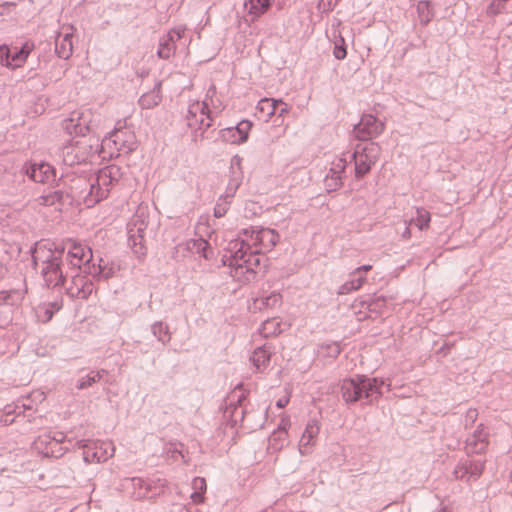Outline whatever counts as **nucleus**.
<instances>
[{
  "label": "nucleus",
  "mask_w": 512,
  "mask_h": 512,
  "mask_svg": "<svg viewBox=\"0 0 512 512\" xmlns=\"http://www.w3.org/2000/svg\"><path fill=\"white\" fill-rule=\"evenodd\" d=\"M128 243L132 247L133 252L138 256H145L147 248L144 245V235L146 229L134 228L128 226Z\"/></svg>",
  "instance_id": "b1692460"
},
{
  "label": "nucleus",
  "mask_w": 512,
  "mask_h": 512,
  "mask_svg": "<svg viewBox=\"0 0 512 512\" xmlns=\"http://www.w3.org/2000/svg\"><path fill=\"white\" fill-rule=\"evenodd\" d=\"M417 12L421 23L427 24L432 18V12L430 10L429 2L421 1L417 5Z\"/></svg>",
  "instance_id": "603ef678"
},
{
  "label": "nucleus",
  "mask_w": 512,
  "mask_h": 512,
  "mask_svg": "<svg viewBox=\"0 0 512 512\" xmlns=\"http://www.w3.org/2000/svg\"><path fill=\"white\" fill-rule=\"evenodd\" d=\"M319 431L320 426L318 420H309L300 440V452L302 454L306 453L307 447L316 439Z\"/></svg>",
  "instance_id": "393cba45"
},
{
  "label": "nucleus",
  "mask_w": 512,
  "mask_h": 512,
  "mask_svg": "<svg viewBox=\"0 0 512 512\" xmlns=\"http://www.w3.org/2000/svg\"><path fill=\"white\" fill-rule=\"evenodd\" d=\"M282 304V295L277 291H272L265 296L254 299V305L259 310L274 308Z\"/></svg>",
  "instance_id": "c756f323"
},
{
  "label": "nucleus",
  "mask_w": 512,
  "mask_h": 512,
  "mask_svg": "<svg viewBox=\"0 0 512 512\" xmlns=\"http://www.w3.org/2000/svg\"><path fill=\"white\" fill-rule=\"evenodd\" d=\"M117 270H119V266L114 262H105L103 258L100 257L97 263L92 261L91 264H88L86 267V275H91L96 281L108 280L115 275Z\"/></svg>",
  "instance_id": "aec40b11"
},
{
  "label": "nucleus",
  "mask_w": 512,
  "mask_h": 512,
  "mask_svg": "<svg viewBox=\"0 0 512 512\" xmlns=\"http://www.w3.org/2000/svg\"><path fill=\"white\" fill-rule=\"evenodd\" d=\"M128 226H133L134 228L147 229L148 223L145 219L137 217L133 219Z\"/></svg>",
  "instance_id": "0e129e2a"
},
{
  "label": "nucleus",
  "mask_w": 512,
  "mask_h": 512,
  "mask_svg": "<svg viewBox=\"0 0 512 512\" xmlns=\"http://www.w3.org/2000/svg\"><path fill=\"white\" fill-rule=\"evenodd\" d=\"M348 163H350L347 158L344 156L337 158L335 161L332 162V165L330 167V171H332V174H338L340 176H343V178L346 177V168L348 166Z\"/></svg>",
  "instance_id": "3c124183"
},
{
  "label": "nucleus",
  "mask_w": 512,
  "mask_h": 512,
  "mask_svg": "<svg viewBox=\"0 0 512 512\" xmlns=\"http://www.w3.org/2000/svg\"><path fill=\"white\" fill-rule=\"evenodd\" d=\"M412 221L420 231L427 230L431 222V213L423 207H418L416 209V216L412 218Z\"/></svg>",
  "instance_id": "a19ab883"
},
{
  "label": "nucleus",
  "mask_w": 512,
  "mask_h": 512,
  "mask_svg": "<svg viewBox=\"0 0 512 512\" xmlns=\"http://www.w3.org/2000/svg\"><path fill=\"white\" fill-rule=\"evenodd\" d=\"M97 153H101L99 138L89 137L88 140H78L66 146L63 150V162L68 166L86 163Z\"/></svg>",
  "instance_id": "6e6552de"
},
{
  "label": "nucleus",
  "mask_w": 512,
  "mask_h": 512,
  "mask_svg": "<svg viewBox=\"0 0 512 512\" xmlns=\"http://www.w3.org/2000/svg\"><path fill=\"white\" fill-rule=\"evenodd\" d=\"M346 49L342 45H335L334 48V56L338 60H342L346 57Z\"/></svg>",
  "instance_id": "69168bd1"
},
{
  "label": "nucleus",
  "mask_w": 512,
  "mask_h": 512,
  "mask_svg": "<svg viewBox=\"0 0 512 512\" xmlns=\"http://www.w3.org/2000/svg\"><path fill=\"white\" fill-rule=\"evenodd\" d=\"M468 465L466 459H461L453 470V475L458 480H464L467 482L469 476Z\"/></svg>",
  "instance_id": "864d4df0"
},
{
  "label": "nucleus",
  "mask_w": 512,
  "mask_h": 512,
  "mask_svg": "<svg viewBox=\"0 0 512 512\" xmlns=\"http://www.w3.org/2000/svg\"><path fill=\"white\" fill-rule=\"evenodd\" d=\"M88 179L90 181V198L87 203L94 207L109 196L111 188L116 183L101 169H98L95 175Z\"/></svg>",
  "instance_id": "9b49d317"
},
{
  "label": "nucleus",
  "mask_w": 512,
  "mask_h": 512,
  "mask_svg": "<svg viewBox=\"0 0 512 512\" xmlns=\"http://www.w3.org/2000/svg\"><path fill=\"white\" fill-rule=\"evenodd\" d=\"M105 147L114 148L118 154H130L137 148L135 135L131 131H125L122 128H116L106 135L100 143L101 151Z\"/></svg>",
  "instance_id": "9d476101"
},
{
  "label": "nucleus",
  "mask_w": 512,
  "mask_h": 512,
  "mask_svg": "<svg viewBox=\"0 0 512 512\" xmlns=\"http://www.w3.org/2000/svg\"><path fill=\"white\" fill-rule=\"evenodd\" d=\"M74 27L63 25L55 39V51L60 58L68 59L73 52Z\"/></svg>",
  "instance_id": "f3484780"
},
{
  "label": "nucleus",
  "mask_w": 512,
  "mask_h": 512,
  "mask_svg": "<svg viewBox=\"0 0 512 512\" xmlns=\"http://www.w3.org/2000/svg\"><path fill=\"white\" fill-rule=\"evenodd\" d=\"M148 499L156 498L165 492L167 481L162 478H148Z\"/></svg>",
  "instance_id": "e433bc0d"
},
{
  "label": "nucleus",
  "mask_w": 512,
  "mask_h": 512,
  "mask_svg": "<svg viewBox=\"0 0 512 512\" xmlns=\"http://www.w3.org/2000/svg\"><path fill=\"white\" fill-rule=\"evenodd\" d=\"M23 299V295L19 290H1L0 291V305H17Z\"/></svg>",
  "instance_id": "ea45409f"
},
{
  "label": "nucleus",
  "mask_w": 512,
  "mask_h": 512,
  "mask_svg": "<svg viewBox=\"0 0 512 512\" xmlns=\"http://www.w3.org/2000/svg\"><path fill=\"white\" fill-rule=\"evenodd\" d=\"M243 240H229L225 247L226 254L221 258L222 266H228L230 275L243 284L256 279L262 257Z\"/></svg>",
  "instance_id": "7ed1b4c3"
},
{
  "label": "nucleus",
  "mask_w": 512,
  "mask_h": 512,
  "mask_svg": "<svg viewBox=\"0 0 512 512\" xmlns=\"http://www.w3.org/2000/svg\"><path fill=\"white\" fill-rule=\"evenodd\" d=\"M273 116L282 117L285 113L289 111V105L282 100H275V105H273Z\"/></svg>",
  "instance_id": "6e6d98bb"
},
{
  "label": "nucleus",
  "mask_w": 512,
  "mask_h": 512,
  "mask_svg": "<svg viewBox=\"0 0 512 512\" xmlns=\"http://www.w3.org/2000/svg\"><path fill=\"white\" fill-rule=\"evenodd\" d=\"M162 98H138V104L141 109H152L160 104Z\"/></svg>",
  "instance_id": "4d7b16f0"
},
{
  "label": "nucleus",
  "mask_w": 512,
  "mask_h": 512,
  "mask_svg": "<svg viewBox=\"0 0 512 512\" xmlns=\"http://www.w3.org/2000/svg\"><path fill=\"white\" fill-rule=\"evenodd\" d=\"M25 396L31 397V401L37 406L45 400V394L41 391H33Z\"/></svg>",
  "instance_id": "680f3d73"
},
{
  "label": "nucleus",
  "mask_w": 512,
  "mask_h": 512,
  "mask_svg": "<svg viewBox=\"0 0 512 512\" xmlns=\"http://www.w3.org/2000/svg\"><path fill=\"white\" fill-rule=\"evenodd\" d=\"M127 488H132V496L136 500L148 499V486L147 479L141 477H132L126 481Z\"/></svg>",
  "instance_id": "a878e982"
},
{
  "label": "nucleus",
  "mask_w": 512,
  "mask_h": 512,
  "mask_svg": "<svg viewBox=\"0 0 512 512\" xmlns=\"http://www.w3.org/2000/svg\"><path fill=\"white\" fill-rule=\"evenodd\" d=\"M380 147L374 143L357 144L350 155L349 162L354 163V178L363 180L372 170L378 160Z\"/></svg>",
  "instance_id": "423d86ee"
},
{
  "label": "nucleus",
  "mask_w": 512,
  "mask_h": 512,
  "mask_svg": "<svg viewBox=\"0 0 512 512\" xmlns=\"http://www.w3.org/2000/svg\"><path fill=\"white\" fill-rule=\"evenodd\" d=\"M391 389V383L382 377L355 374L344 378L340 383L341 396L348 407L355 405L374 406L383 397V387Z\"/></svg>",
  "instance_id": "f03ea898"
},
{
  "label": "nucleus",
  "mask_w": 512,
  "mask_h": 512,
  "mask_svg": "<svg viewBox=\"0 0 512 512\" xmlns=\"http://www.w3.org/2000/svg\"><path fill=\"white\" fill-rule=\"evenodd\" d=\"M60 247H65V259L69 269L86 274V267L91 264L94 256L92 249L78 240L67 239Z\"/></svg>",
  "instance_id": "0eeeda50"
},
{
  "label": "nucleus",
  "mask_w": 512,
  "mask_h": 512,
  "mask_svg": "<svg viewBox=\"0 0 512 512\" xmlns=\"http://www.w3.org/2000/svg\"><path fill=\"white\" fill-rule=\"evenodd\" d=\"M185 32L186 27L184 25H178L162 36L157 50L158 57L161 59H169L174 55L177 48L176 43L184 37Z\"/></svg>",
  "instance_id": "dca6fc26"
},
{
  "label": "nucleus",
  "mask_w": 512,
  "mask_h": 512,
  "mask_svg": "<svg viewBox=\"0 0 512 512\" xmlns=\"http://www.w3.org/2000/svg\"><path fill=\"white\" fill-rule=\"evenodd\" d=\"M64 128L70 134L85 137L96 127L95 120L92 118L90 110L73 111L71 117L66 119Z\"/></svg>",
  "instance_id": "ddd939ff"
},
{
  "label": "nucleus",
  "mask_w": 512,
  "mask_h": 512,
  "mask_svg": "<svg viewBox=\"0 0 512 512\" xmlns=\"http://www.w3.org/2000/svg\"><path fill=\"white\" fill-rule=\"evenodd\" d=\"M90 181L85 175L76 173L61 174L58 177L56 185L48 194L39 197L40 204L45 206L79 207L84 205L86 208H92L87 202L90 198Z\"/></svg>",
  "instance_id": "f257e3e1"
},
{
  "label": "nucleus",
  "mask_w": 512,
  "mask_h": 512,
  "mask_svg": "<svg viewBox=\"0 0 512 512\" xmlns=\"http://www.w3.org/2000/svg\"><path fill=\"white\" fill-rule=\"evenodd\" d=\"M231 177H230V180L228 182V185H227V188H226V191H225V195L221 196V198H224V199H231L234 197V195L236 194L238 188L240 187L241 185V182H242V172L239 171V172H236V171H231Z\"/></svg>",
  "instance_id": "58836bf2"
},
{
  "label": "nucleus",
  "mask_w": 512,
  "mask_h": 512,
  "mask_svg": "<svg viewBox=\"0 0 512 512\" xmlns=\"http://www.w3.org/2000/svg\"><path fill=\"white\" fill-rule=\"evenodd\" d=\"M184 246L186 251L196 253L205 260H211L214 257V250L210 242L203 237L189 239Z\"/></svg>",
  "instance_id": "5701e85b"
},
{
  "label": "nucleus",
  "mask_w": 512,
  "mask_h": 512,
  "mask_svg": "<svg viewBox=\"0 0 512 512\" xmlns=\"http://www.w3.org/2000/svg\"><path fill=\"white\" fill-rule=\"evenodd\" d=\"M50 248H48L41 241L35 242L29 249L31 255V266L34 270H38L39 264L43 265V261L48 255Z\"/></svg>",
  "instance_id": "bb28decb"
},
{
  "label": "nucleus",
  "mask_w": 512,
  "mask_h": 512,
  "mask_svg": "<svg viewBox=\"0 0 512 512\" xmlns=\"http://www.w3.org/2000/svg\"><path fill=\"white\" fill-rule=\"evenodd\" d=\"M280 241V234L273 228L260 226L255 252L263 258L265 252L271 251Z\"/></svg>",
  "instance_id": "412c9836"
},
{
  "label": "nucleus",
  "mask_w": 512,
  "mask_h": 512,
  "mask_svg": "<svg viewBox=\"0 0 512 512\" xmlns=\"http://www.w3.org/2000/svg\"><path fill=\"white\" fill-rule=\"evenodd\" d=\"M384 127V123L375 115L363 113L360 121L353 126V133L357 139L367 141L379 136Z\"/></svg>",
  "instance_id": "f8f14e48"
},
{
  "label": "nucleus",
  "mask_w": 512,
  "mask_h": 512,
  "mask_svg": "<svg viewBox=\"0 0 512 512\" xmlns=\"http://www.w3.org/2000/svg\"><path fill=\"white\" fill-rule=\"evenodd\" d=\"M465 459L467 461V464H470V465H468L469 476L467 478V482H469L470 480H473V481L478 480L484 472L485 461L470 460L468 458H465Z\"/></svg>",
  "instance_id": "37998d69"
},
{
  "label": "nucleus",
  "mask_w": 512,
  "mask_h": 512,
  "mask_svg": "<svg viewBox=\"0 0 512 512\" xmlns=\"http://www.w3.org/2000/svg\"><path fill=\"white\" fill-rule=\"evenodd\" d=\"M504 3L502 0H494L491 2V4L487 7V14L489 16H494V15H497L499 14L503 8H504Z\"/></svg>",
  "instance_id": "13d9d810"
},
{
  "label": "nucleus",
  "mask_w": 512,
  "mask_h": 512,
  "mask_svg": "<svg viewBox=\"0 0 512 512\" xmlns=\"http://www.w3.org/2000/svg\"><path fill=\"white\" fill-rule=\"evenodd\" d=\"M343 176L338 174H332V171H328L324 179V187L328 193L336 192L344 184Z\"/></svg>",
  "instance_id": "79ce46f5"
},
{
  "label": "nucleus",
  "mask_w": 512,
  "mask_h": 512,
  "mask_svg": "<svg viewBox=\"0 0 512 512\" xmlns=\"http://www.w3.org/2000/svg\"><path fill=\"white\" fill-rule=\"evenodd\" d=\"M151 332L163 345L168 344L171 340L169 326L162 321H156L153 323L151 325Z\"/></svg>",
  "instance_id": "c9c22d12"
},
{
  "label": "nucleus",
  "mask_w": 512,
  "mask_h": 512,
  "mask_svg": "<svg viewBox=\"0 0 512 512\" xmlns=\"http://www.w3.org/2000/svg\"><path fill=\"white\" fill-rule=\"evenodd\" d=\"M488 436L484 425L479 424L473 434L465 441L467 456L485 453L489 444Z\"/></svg>",
  "instance_id": "6ab92c4d"
},
{
  "label": "nucleus",
  "mask_w": 512,
  "mask_h": 512,
  "mask_svg": "<svg viewBox=\"0 0 512 512\" xmlns=\"http://www.w3.org/2000/svg\"><path fill=\"white\" fill-rule=\"evenodd\" d=\"M260 332L264 337H272L281 334V324L280 322L275 321L274 319L265 320L260 328Z\"/></svg>",
  "instance_id": "a18cd8bd"
},
{
  "label": "nucleus",
  "mask_w": 512,
  "mask_h": 512,
  "mask_svg": "<svg viewBox=\"0 0 512 512\" xmlns=\"http://www.w3.org/2000/svg\"><path fill=\"white\" fill-rule=\"evenodd\" d=\"M216 99L219 102L218 106L214 105V98H204L202 101L197 98L188 106L186 115L187 126L191 129L195 128L194 140H197L198 136L204 138L206 130L212 126L214 115L224 108L220 98Z\"/></svg>",
  "instance_id": "20e7f679"
},
{
  "label": "nucleus",
  "mask_w": 512,
  "mask_h": 512,
  "mask_svg": "<svg viewBox=\"0 0 512 512\" xmlns=\"http://www.w3.org/2000/svg\"><path fill=\"white\" fill-rule=\"evenodd\" d=\"M389 298L384 295H373L370 296L367 301V309L371 312H381V310L386 306Z\"/></svg>",
  "instance_id": "de8ad7c7"
},
{
  "label": "nucleus",
  "mask_w": 512,
  "mask_h": 512,
  "mask_svg": "<svg viewBox=\"0 0 512 512\" xmlns=\"http://www.w3.org/2000/svg\"><path fill=\"white\" fill-rule=\"evenodd\" d=\"M275 100H282V98H260L257 103V109L271 118L273 117V105H275Z\"/></svg>",
  "instance_id": "09e8293b"
},
{
  "label": "nucleus",
  "mask_w": 512,
  "mask_h": 512,
  "mask_svg": "<svg viewBox=\"0 0 512 512\" xmlns=\"http://www.w3.org/2000/svg\"><path fill=\"white\" fill-rule=\"evenodd\" d=\"M270 7V0H245L244 8L252 20L259 18Z\"/></svg>",
  "instance_id": "cd10ccee"
},
{
  "label": "nucleus",
  "mask_w": 512,
  "mask_h": 512,
  "mask_svg": "<svg viewBox=\"0 0 512 512\" xmlns=\"http://www.w3.org/2000/svg\"><path fill=\"white\" fill-rule=\"evenodd\" d=\"M108 372L104 369L95 371L91 370L86 375L79 377L77 380L76 388L79 390L87 389L93 386L95 383L99 382L104 375H107Z\"/></svg>",
  "instance_id": "7c9ffc66"
},
{
  "label": "nucleus",
  "mask_w": 512,
  "mask_h": 512,
  "mask_svg": "<svg viewBox=\"0 0 512 512\" xmlns=\"http://www.w3.org/2000/svg\"><path fill=\"white\" fill-rule=\"evenodd\" d=\"M291 422L288 416H282L280 422L277 425V429L273 431L271 435L272 440H285L287 437L288 429L290 428Z\"/></svg>",
  "instance_id": "49530a36"
},
{
  "label": "nucleus",
  "mask_w": 512,
  "mask_h": 512,
  "mask_svg": "<svg viewBox=\"0 0 512 512\" xmlns=\"http://www.w3.org/2000/svg\"><path fill=\"white\" fill-rule=\"evenodd\" d=\"M17 405L13 403L7 404L2 411H0V424L8 426L14 423L16 417L20 416V412L16 410Z\"/></svg>",
  "instance_id": "4c0bfd02"
},
{
  "label": "nucleus",
  "mask_w": 512,
  "mask_h": 512,
  "mask_svg": "<svg viewBox=\"0 0 512 512\" xmlns=\"http://www.w3.org/2000/svg\"><path fill=\"white\" fill-rule=\"evenodd\" d=\"M226 212H227V209L224 205L217 203L216 206L214 207V216L216 218L223 217L226 214Z\"/></svg>",
  "instance_id": "774afa93"
},
{
  "label": "nucleus",
  "mask_w": 512,
  "mask_h": 512,
  "mask_svg": "<svg viewBox=\"0 0 512 512\" xmlns=\"http://www.w3.org/2000/svg\"><path fill=\"white\" fill-rule=\"evenodd\" d=\"M17 405L16 410L20 412V416L27 418L29 422L33 421V414L37 411V405L31 401V397L21 396L12 402Z\"/></svg>",
  "instance_id": "c85d7f7f"
},
{
  "label": "nucleus",
  "mask_w": 512,
  "mask_h": 512,
  "mask_svg": "<svg viewBox=\"0 0 512 512\" xmlns=\"http://www.w3.org/2000/svg\"><path fill=\"white\" fill-rule=\"evenodd\" d=\"M453 346L454 342H444L443 345L438 349L437 354L446 356Z\"/></svg>",
  "instance_id": "338daca9"
},
{
  "label": "nucleus",
  "mask_w": 512,
  "mask_h": 512,
  "mask_svg": "<svg viewBox=\"0 0 512 512\" xmlns=\"http://www.w3.org/2000/svg\"><path fill=\"white\" fill-rule=\"evenodd\" d=\"M246 413V408L230 403L224 411V417L228 420L229 424L234 427L238 422H242L244 420Z\"/></svg>",
  "instance_id": "f704fd0d"
},
{
  "label": "nucleus",
  "mask_w": 512,
  "mask_h": 512,
  "mask_svg": "<svg viewBox=\"0 0 512 512\" xmlns=\"http://www.w3.org/2000/svg\"><path fill=\"white\" fill-rule=\"evenodd\" d=\"M33 49V45L26 42L21 49L15 50L13 53L11 52L10 63H8V68L16 69L21 67L26 61L27 57L31 53Z\"/></svg>",
  "instance_id": "2f4dec72"
},
{
  "label": "nucleus",
  "mask_w": 512,
  "mask_h": 512,
  "mask_svg": "<svg viewBox=\"0 0 512 512\" xmlns=\"http://www.w3.org/2000/svg\"><path fill=\"white\" fill-rule=\"evenodd\" d=\"M478 417V411L476 409L470 408L466 412L465 415V426L468 427L469 425L474 424V422L477 420Z\"/></svg>",
  "instance_id": "052dcab7"
},
{
  "label": "nucleus",
  "mask_w": 512,
  "mask_h": 512,
  "mask_svg": "<svg viewBox=\"0 0 512 512\" xmlns=\"http://www.w3.org/2000/svg\"><path fill=\"white\" fill-rule=\"evenodd\" d=\"M103 172H106V175L117 184L123 176L122 168L117 165H108L103 168H100Z\"/></svg>",
  "instance_id": "5fc2aeb1"
},
{
  "label": "nucleus",
  "mask_w": 512,
  "mask_h": 512,
  "mask_svg": "<svg viewBox=\"0 0 512 512\" xmlns=\"http://www.w3.org/2000/svg\"><path fill=\"white\" fill-rule=\"evenodd\" d=\"M318 347L319 352H321L324 357L337 358L342 352L340 342L336 341L324 342L319 344Z\"/></svg>",
  "instance_id": "c03bdc74"
},
{
  "label": "nucleus",
  "mask_w": 512,
  "mask_h": 512,
  "mask_svg": "<svg viewBox=\"0 0 512 512\" xmlns=\"http://www.w3.org/2000/svg\"><path fill=\"white\" fill-rule=\"evenodd\" d=\"M366 282V276L354 274L353 272L350 274V279L343 283L338 290L339 295H346L353 291L359 290L363 284Z\"/></svg>",
  "instance_id": "473e14b6"
},
{
  "label": "nucleus",
  "mask_w": 512,
  "mask_h": 512,
  "mask_svg": "<svg viewBox=\"0 0 512 512\" xmlns=\"http://www.w3.org/2000/svg\"><path fill=\"white\" fill-rule=\"evenodd\" d=\"M21 171L33 182L47 184L52 189L58 180L56 168L46 161L25 162Z\"/></svg>",
  "instance_id": "1a4fd4ad"
},
{
  "label": "nucleus",
  "mask_w": 512,
  "mask_h": 512,
  "mask_svg": "<svg viewBox=\"0 0 512 512\" xmlns=\"http://www.w3.org/2000/svg\"><path fill=\"white\" fill-rule=\"evenodd\" d=\"M65 247L50 248L48 255L43 261L40 275L47 289L57 290L61 293L68 278V272L63 271Z\"/></svg>",
  "instance_id": "39448f33"
},
{
  "label": "nucleus",
  "mask_w": 512,
  "mask_h": 512,
  "mask_svg": "<svg viewBox=\"0 0 512 512\" xmlns=\"http://www.w3.org/2000/svg\"><path fill=\"white\" fill-rule=\"evenodd\" d=\"M103 445L109 446L92 439H81L75 443V446L82 450L84 462L88 464L104 462L112 456V453H108L107 448H103Z\"/></svg>",
  "instance_id": "4468645a"
},
{
  "label": "nucleus",
  "mask_w": 512,
  "mask_h": 512,
  "mask_svg": "<svg viewBox=\"0 0 512 512\" xmlns=\"http://www.w3.org/2000/svg\"><path fill=\"white\" fill-rule=\"evenodd\" d=\"M51 441H54L56 444L63 443L65 441L66 435L61 431L49 432L47 435Z\"/></svg>",
  "instance_id": "e2e57ef3"
},
{
  "label": "nucleus",
  "mask_w": 512,
  "mask_h": 512,
  "mask_svg": "<svg viewBox=\"0 0 512 512\" xmlns=\"http://www.w3.org/2000/svg\"><path fill=\"white\" fill-rule=\"evenodd\" d=\"M273 354L274 347L268 343L254 349L250 361L257 372L262 373L267 369Z\"/></svg>",
  "instance_id": "4be33fe9"
},
{
  "label": "nucleus",
  "mask_w": 512,
  "mask_h": 512,
  "mask_svg": "<svg viewBox=\"0 0 512 512\" xmlns=\"http://www.w3.org/2000/svg\"><path fill=\"white\" fill-rule=\"evenodd\" d=\"M62 307H63L62 297L49 302L44 310V315H45L44 322L50 321L53 318L54 314L57 313L58 311H60Z\"/></svg>",
  "instance_id": "8fccbe9b"
},
{
  "label": "nucleus",
  "mask_w": 512,
  "mask_h": 512,
  "mask_svg": "<svg viewBox=\"0 0 512 512\" xmlns=\"http://www.w3.org/2000/svg\"><path fill=\"white\" fill-rule=\"evenodd\" d=\"M11 50L6 46H0V64L2 66L8 67V63H10Z\"/></svg>",
  "instance_id": "bf43d9fd"
},
{
  "label": "nucleus",
  "mask_w": 512,
  "mask_h": 512,
  "mask_svg": "<svg viewBox=\"0 0 512 512\" xmlns=\"http://www.w3.org/2000/svg\"><path fill=\"white\" fill-rule=\"evenodd\" d=\"M260 226H249L238 230L236 237L233 240H243L250 247L256 248L258 243Z\"/></svg>",
  "instance_id": "72a5a7b5"
},
{
  "label": "nucleus",
  "mask_w": 512,
  "mask_h": 512,
  "mask_svg": "<svg viewBox=\"0 0 512 512\" xmlns=\"http://www.w3.org/2000/svg\"><path fill=\"white\" fill-rule=\"evenodd\" d=\"M71 277V285L65 288V294L72 299L81 298L87 300L94 289L92 281L86 279V277H81L78 272Z\"/></svg>",
  "instance_id": "a211bd4d"
},
{
  "label": "nucleus",
  "mask_w": 512,
  "mask_h": 512,
  "mask_svg": "<svg viewBox=\"0 0 512 512\" xmlns=\"http://www.w3.org/2000/svg\"><path fill=\"white\" fill-rule=\"evenodd\" d=\"M253 122L248 119H243L235 126H230L221 129L219 134L224 142L231 144H243L247 142L250 131L253 127Z\"/></svg>",
  "instance_id": "2eb2a0df"
}]
</instances>
